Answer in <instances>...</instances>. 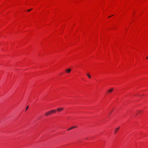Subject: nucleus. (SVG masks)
I'll list each match as a JSON object with an SVG mask.
<instances>
[{"instance_id":"nucleus-6","label":"nucleus","mask_w":148,"mask_h":148,"mask_svg":"<svg viewBox=\"0 0 148 148\" xmlns=\"http://www.w3.org/2000/svg\"><path fill=\"white\" fill-rule=\"evenodd\" d=\"M74 128V127H71V128H69V129H68L67 130H68V131L70 130H71V129H73V128Z\"/></svg>"},{"instance_id":"nucleus-11","label":"nucleus","mask_w":148,"mask_h":148,"mask_svg":"<svg viewBox=\"0 0 148 148\" xmlns=\"http://www.w3.org/2000/svg\"><path fill=\"white\" fill-rule=\"evenodd\" d=\"M140 111H138V112L137 113V114H138L139 113V112Z\"/></svg>"},{"instance_id":"nucleus-9","label":"nucleus","mask_w":148,"mask_h":148,"mask_svg":"<svg viewBox=\"0 0 148 148\" xmlns=\"http://www.w3.org/2000/svg\"><path fill=\"white\" fill-rule=\"evenodd\" d=\"M28 107H28V106H27L26 107V110H27L28 109Z\"/></svg>"},{"instance_id":"nucleus-5","label":"nucleus","mask_w":148,"mask_h":148,"mask_svg":"<svg viewBox=\"0 0 148 148\" xmlns=\"http://www.w3.org/2000/svg\"><path fill=\"white\" fill-rule=\"evenodd\" d=\"M114 89L113 88H111L110 90H109L108 91V92L109 93H111L113 90Z\"/></svg>"},{"instance_id":"nucleus-4","label":"nucleus","mask_w":148,"mask_h":148,"mask_svg":"<svg viewBox=\"0 0 148 148\" xmlns=\"http://www.w3.org/2000/svg\"><path fill=\"white\" fill-rule=\"evenodd\" d=\"M119 127L116 128L115 129V130H114V134H115L116 133L117 131L119 129Z\"/></svg>"},{"instance_id":"nucleus-8","label":"nucleus","mask_w":148,"mask_h":148,"mask_svg":"<svg viewBox=\"0 0 148 148\" xmlns=\"http://www.w3.org/2000/svg\"><path fill=\"white\" fill-rule=\"evenodd\" d=\"M32 9H29L28 10V12H29Z\"/></svg>"},{"instance_id":"nucleus-10","label":"nucleus","mask_w":148,"mask_h":148,"mask_svg":"<svg viewBox=\"0 0 148 148\" xmlns=\"http://www.w3.org/2000/svg\"><path fill=\"white\" fill-rule=\"evenodd\" d=\"M73 127H74V128H75V127H77V126H73Z\"/></svg>"},{"instance_id":"nucleus-3","label":"nucleus","mask_w":148,"mask_h":148,"mask_svg":"<svg viewBox=\"0 0 148 148\" xmlns=\"http://www.w3.org/2000/svg\"><path fill=\"white\" fill-rule=\"evenodd\" d=\"M66 72L68 73H69L71 71V69H66L65 70Z\"/></svg>"},{"instance_id":"nucleus-7","label":"nucleus","mask_w":148,"mask_h":148,"mask_svg":"<svg viewBox=\"0 0 148 148\" xmlns=\"http://www.w3.org/2000/svg\"><path fill=\"white\" fill-rule=\"evenodd\" d=\"M86 75L89 78H91V76L88 74H87Z\"/></svg>"},{"instance_id":"nucleus-1","label":"nucleus","mask_w":148,"mask_h":148,"mask_svg":"<svg viewBox=\"0 0 148 148\" xmlns=\"http://www.w3.org/2000/svg\"><path fill=\"white\" fill-rule=\"evenodd\" d=\"M56 112V110H52L50 111H49L45 113V115L46 116H48L50 115H51V114L53 113H55Z\"/></svg>"},{"instance_id":"nucleus-2","label":"nucleus","mask_w":148,"mask_h":148,"mask_svg":"<svg viewBox=\"0 0 148 148\" xmlns=\"http://www.w3.org/2000/svg\"><path fill=\"white\" fill-rule=\"evenodd\" d=\"M64 108L63 107H60L58 108L57 109V111L58 112L62 111L64 110Z\"/></svg>"},{"instance_id":"nucleus-13","label":"nucleus","mask_w":148,"mask_h":148,"mask_svg":"<svg viewBox=\"0 0 148 148\" xmlns=\"http://www.w3.org/2000/svg\"><path fill=\"white\" fill-rule=\"evenodd\" d=\"M112 16H109V17H108V18H110V17Z\"/></svg>"},{"instance_id":"nucleus-12","label":"nucleus","mask_w":148,"mask_h":148,"mask_svg":"<svg viewBox=\"0 0 148 148\" xmlns=\"http://www.w3.org/2000/svg\"><path fill=\"white\" fill-rule=\"evenodd\" d=\"M146 58H147V59H148V57H146Z\"/></svg>"}]
</instances>
